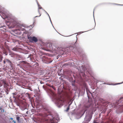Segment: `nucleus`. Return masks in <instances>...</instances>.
<instances>
[{
  "label": "nucleus",
  "mask_w": 123,
  "mask_h": 123,
  "mask_svg": "<svg viewBox=\"0 0 123 123\" xmlns=\"http://www.w3.org/2000/svg\"><path fill=\"white\" fill-rule=\"evenodd\" d=\"M21 26H18V29H16V31H18V33H17L18 34H21V31L20 30H21L22 31H25V30L24 28H22L21 27V26H22L25 27V25H20Z\"/></svg>",
  "instance_id": "1"
},
{
  "label": "nucleus",
  "mask_w": 123,
  "mask_h": 123,
  "mask_svg": "<svg viewBox=\"0 0 123 123\" xmlns=\"http://www.w3.org/2000/svg\"><path fill=\"white\" fill-rule=\"evenodd\" d=\"M28 38L29 39V40L30 42H36L38 41L37 39L35 37H28Z\"/></svg>",
  "instance_id": "2"
},
{
  "label": "nucleus",
  "mask_w": 123,
  "mask_h": 123,
  "mask_svg": "<svg viewBox=\"0 0 123 123\" xmlns=\"http://www.w3.org/2000/svg\"><path fill=\"white\" fill-rule=\"evenodd\" d=\"M58 120L55 117H54L52 119H50V121L51 123H57Z\"/></svg>",
  "instance_id": "3"
},
{
  "label": "nucleus",
  "mask_w": 123,
  "mask_h": 123,
  "mask_svg": "<svg viewBox=\"0 0 123 123\" xmlns=\"http://www.w3.org/2000/svg\"><path fill=\"white\" fill-rule=\"evenodd\" d=\"M3 84L4 87L7 90V87L9 86L8 83H7L6 81L5 80Z\"/></svg>",
  "instance_id": "4"
},
{
  "label": "nucleus",
  "mask_w": 123,
  "mask_h": 123,
  "mask_svg": "<svg viewBox=\"0 0 123 123\" xmlns=\"http://www.w3.org/2000/svg\"><path fill=\"white\" fill-rule=\"evenodd\" d=\"M123 98H120L119 99L118 101L116 102V103L117 105H119L121 103H123Z\"/></svg>",
  "instance_id": "5"
},
{
  "label": "nucleus",
  "mask_w": 123,
  "mask_h": 123,
  "mask_svg": "<svg viewBox=\"0 0 123 123\" xmlns=\"http://www.w3.org/2000/svg\"><path fill=\"white\" fill-rule=\"evenodd\" d=\"M2 78H1L0 79V87H1L2 86L3 84H4L5 80H3Z\"/></svg>",
  "instance_id": "6"
},
{
  "label": "nucleus",
  "mask_w": 123,
  "mask_h": 123,
  "mask_svg": "<svg viewBox=\"0 0 123 123\" xmlns=\"http://www.w3.org/2000/svg\"><path fill=\"white\" fill-rule=\"evenodd\" d=\"M47 48H48V51H49V49H52V46L51 44L49 43L48 44V45L47 46Z\"/></svg>",
  "instance_id": "7"
},
{
  "label": "nucleus",
  "mask_w": 123,
  "mask_h": 123,
  "mask_svg": "<svg viewBox=\"0 0 123 123\" xmlns=\"http://www.w3.org/2000/svg\"><path fill=\"white\" fill-rule=\"evenodd\" d=\"M47 59V58L46 56H43V58L42 59L43 61H46Z\"/></svg>",
  "instance_id": "8"
},
{
  "label": "nucleus",
  "mask_w": 123,
  "mask_h": 123,
  "mask_svg": "<svg viewBox=\"0 0 123 123\" xmlns=\"http://www.w3.org/2000/svg\"><path fill=\"white\" fill-rule=\"evenodd\" d=\"M6 62L7 63H8L10 65H11L12 63L9 60L6 59Z\"/></svg>",
  "instance_id": "9"
},
{
  "label": "nucleus",
  "mask_w": 123,
  "mask_h": 123,
  "mask_svg": "<svg viewBox=\"0 0 123 123\" xmlns=\"http://www.w3.org/2000/svg\"><path fill=\"white\" fill-rule=\"evenodd\" d=\"M0 113L3 112L4 111V109H2V108L1 107H0Z\"/></svg>",
  "instance_id": "10"
},
{
  "label": "nucleus",
  "mask_w": 123,
  "mask_h": 123,
  "mask_svg": "<svg viewBox=\"0 0 123 123\" xmlns=\"http://www.w3.org/2000/svg\"><path fill=\"white\" fill-rule=\"evenodd\" d=\"M19 117H17V119L18 122H19Z\"/></svg>",
  "instance_id": "11"
},
{
  "label": "nucleus",
  "mask_w": 123,
  "mask_h": 123,
  "mask_svg": "<svg viewBox=\"0 0 123 123\" xmlns=\"http://www.w3.org/2000/svg\"><path fill=\"white\" fill-rule=\"evenodd\" d=\"M69 105H69V106H68L67 107V109L66 110V111H68L69 110Z\"/></svg>",
  "instance_id": "12"
},
{
  "label": "nucleus",
  "mask_w": 123,
  "mask_h": 123,
  "mask_svg": "<svg viewBox=\"0 0 123 123\" xmlns=\"http://www.w3.org/2000/svg\"><path fill=\"white\" fill-rule=\"evenodd\" d=\"M16 48H14L12 49V50L14 51H16Z\"/></svg>",
  "instance_id": "13"
},
{
  "label": "nucleus",
  "mask_w": 123,
  "mask_h": 123,
  "mask_svg": "<svg viewBox=\"0 0 123 123\" xmlns=\"http://www.w3.org/2000/svg\"><path fill=\"white\" fill-rule=\"evenodd\" d=\"M27 94H28V98H29V99H30V95H29V93H28Z\"/></svg>",
  "instance_id": "14"
},
{
  "label": "nucleus",
  "mask_w": 123,
  "mask_h": 123,
  "mask_svg": "<svg viewBox=\"0 0 123 123\" xmlns=\"http://www.w3.org/2000/svg\"><path fill=\"white\" fill-rule=\"evenodd\" d=\"M4 64H5V63L6 62V59H5V60L4 61Z\"/></svg>",
  "instance_id": "15"
},
{
  "label": "nucleus",
  "mask_w": 123,
  "mask_h": 123,
  "mask_svg": "<svg viewBox=\"0 0 123 123\" xmlns=\"http://www.w3.org/2000/svg\"><path fill=\"white\" fill-rule=\"evenodd\" d=\"M13 122H14V123H16V122L15 121H14V120H13Z\"/></svg>",
  "instance_id": "16"
},
{
  "label": "nucleus",
  "mask_w": 123,
  "mask_h": 123,
  "mask_svg": "<svg viewBox=\"0 0 123 123\" xmlns=\"http://www.w3.org/2000/svg\"><path fill=\"white\" fill-rule=\"evenodd\" d=\"M61 102H62V103H63V102L62 100H61Z\"/></svg>",
  "instance_id": "17"
},
{
  "label": "nucleus",
  "mask_w": 123,
  "mask_h": 123,
  "mask_svg": "<svg viewBox=\"0 0 123 123\" xmlns=\"http://www.w3.org/2000/svg\"><path fill=\"white\" fill-rule=\"evenodd\" d=\"M13 95H15V93H13Z\"/></svg>",
  "instance_id": "18"
},
{
  "label": "nucleus",
  "mask_w": 123,
  "mask_h": 123,
  "mask_svg": "<svg viewBox=\"0 0 123 123\" xmlns=\"http://www.w3.org/2000/svg\"><path fill=\"white\" fill-rule=\"evenodd\" d=\"M86 111V109H85V110H84V113L85 112V111Z\"/></svg>",
  "instance_id": "19"
},
{
  "label": "nucleus",
  "mask_w": 123,
  "mask_h": 123,
  "mask_svg": "<svg viewBox=\"0 0 123 123\" xmlns=\"http://www.w3.org/2000/svg\"><path fill=\"white\" fill-rule=\"evenodd\" d=\"M101 99L102 100V99H99V100H101Z\"/></svg>",
  "instance_id": "20"
},
{
  "label": "nucleus",
  "mask_w": 123,
  "mask_h": 123,
  "mask_svg": "<svg viewBox=\"0 0 123 123\" xmlns=\"http://www.w3.org/2000/svg\"><path fill=\"white\" fill-rule=\"evenodd\" d=\"M41 8H42L40 7H39V9H41Z\"/></svg>",
  "instance_id": "21"
},
{
  "label": "nucleus",
  "mask_w": 123,
  "mask_h": 123,
  "mask_svg": "<svg viewBox=\"0 0 123 123\" xmlns=\"http://www.w3.org/2000/svg\"><path fill=\"white\" fill-rule=\"evenodd\" d=\"M47 115H46L45 116V117H47Z\"/></svg>",
  "instance_id": "22"
},
{
  "label": "nucleus",
  "mask_w": 123,
  "mask_h": 123,
  "mask_svg": "<svg viewBox=\"0 0 123 123\" xmlns=\"http://www.w3.org/2000/svg\"><path fill=\"white\" fill-rule=\"evenodd\" d=\"M11 119H12H12H13V118H11Z\"/></svg>",
  "instance_id": "23"
},
{
  "label": "nucleus",
  "mask_w": 123,
  "mask_h": 123,
  "mask_svg": "<svg viewBox=\"0 0 123 123\" xmlns=\"http://www.w3.org/2000/svg\"><path fill=\"white\" fill-rule=\"evenodd\" d=\"M95 123H98L97 122H96Z\"/></svg>",
  "instance_id": "24"
},
{
  "label": "nucleus",
  "mask_w": 123,
  "mask_h": 123,
  "mask_svg": "<svg viewBox=\"0 0 123 123\" xmlns=\"http://www.w3.org/2000/svg\"><path fill=\"white\" fill-rule=\"evenodd\" d=\"M48 121L47 120V119H46V122H47Z\"/></svg>",
  "instance_id": "25"
},
{
  "label": "nucleus",
  "mask_w": 123,
  "mask_h": 123,
  "mask_svg": "<svg viewBox=\"0 0 123 123\" xmlns=\"http://www.w3.org/2000/svg\"><path fill=\"white\" fill-rule=\"evenodd\" d=\"M40 15L39 16H40L41 15V14H40Z\"/></svg>",
  "instance_id": "26"
},
{
  "label": "nucleus",
  "mask_w": 123,
  "mask_h": 123,
  "mask_svg": "<svg viewBox=\"0 0 123 123\" xmlns=\"http://www.w3.org/2000/svg\"><path fill=\"white\" fill-rule=\"evenodd\" d=\"M86 108H88V107H87V106H86Z\"/></svg>",
  "instance_id": "27"
},
{
  "label": "nucleus",
  "mask_w": 123,
  "mask_h": 123,
  "mask_svg": "<svg viewBox=\"0 0 123 123\" xmlns=\"http://www.w3.org/2000/svg\"><path fill=\"white\" fill-rule=\"evenodd\" d=\"M38 17V16H36L35 17Z\"/></svg>",
  "instance_id": "28"
},
{
  "label": "nucleus",
  "mask_w": 123,
  "mask_h": 123,
  "mask_svg": "<svg viewBox=\"0 0 123 123\" xmlns=\"http://www.w3.org/2000/svg\"><path fill=\"white\" fill-rule=\"evenodd\" d=\"M38 12H39V13H40L39 12V10H38Z\"/></svg>",
  "instance_id": "29"
},
{
  "label": "nucleus",
  "mask_w": 123,
  "mask_h": 123,
  "mask_svg": "<svg viewBox=\"0 0 123 123\" xmlns=\"http://www.w3.org/2000/svg\"><path fill=\"white\" fill-rule=\"evenodd\" d=\"M53 89L55 90V88H53Z\"/></svg>",
  "instance_id": "30"
}]
</instances>
